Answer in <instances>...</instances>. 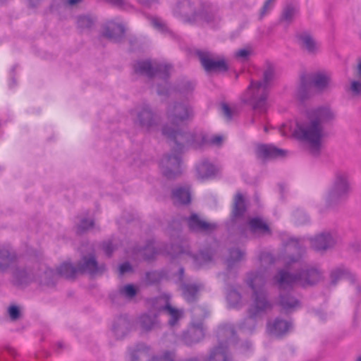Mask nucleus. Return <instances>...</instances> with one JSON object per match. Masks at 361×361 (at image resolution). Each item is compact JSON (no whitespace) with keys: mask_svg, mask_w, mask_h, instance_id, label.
<instances>
[{"mask_svg":"<svg viewBox=\"0 0 361 361\" xmlns=\"http://www.w3.org/2000/svg\"><path fill=\"white\" fill-rule=\"evenodd\" d=\"M114 249V246L111 242H106L103 245V250L106 255H109L111 254Z\"/></svg>","mask_w":361,"mask_h":361,"instance_id":"de8ad7c7","label":"nucleus"},{"mask_svg":"<svg viewBox=\"0 0 361 361\" xmlns=\"http://www.w3.org/2000/svg\"><path fill=\"white\" fill-rule=\"evenodd\" d=\"M131 266L129 263L126 262L120 265L119 271L121 274L128 272L131 270Z\"/></svg>","mask_w":361,"mask_h":361,"instance_id":"8fccbe9b","label":"nucleus"},{"mask_svg":"<svg viewBox=\"0 0 361 361\" xmlns=\"http://www.w3.org/2000/svg\"><path fill=\"white\" fill-rule=\"evenodd\" d=\"M20 274H25V271H21Z\"/></svg>","mask_w":361,"mask_h":361,"instance_id":"0e129e2a","label":"nucleus"},{"mask_svg":"<svg viewBox=\"0 0 361 361\" xmlns=\"http://www.w3.org/2000/svg\"><path fill=\"white\" fill-rule=\"evenodd\" d=\"M245 212V200L240 193H237L234 199L232 212V221L235 222L241 218Z\"/></svg>","mask_w":361,"mask_h":361,"instance_id":"393cba45","label":"nucleus"},{"mask_svg":"<svg viewBox=\"0 0 361 361\" xmlns=\"http://www.w3.org/2000/svg\"><path fill=\"white\" fill-rule=\"evenodd\" d=\"M192 114V111L185 104H177L173 106V113L170 114V118L173 127H177L184 121L188 119Z\"/></svg>","mask_w":361,"mask_h":361,"instance_id":"f8f14e48","label":"nucleus"},{"mask_svg":"<svg viewBox=\"0 0 361 361\" xmlns=\"http://www.w3.org/2000/svg\"><path fill=\"white\" fill-rule=\"evenodd\" d=\"M264 131H265V132H267V130H268V127H267V126H264Z\"/></svg>","mask_w":361,"mask_h":361,"instance_id":"052dcab7","label":"nucleus"},{"mask_svg":"<svg viewBox=\"0 0 361 361\" xmlns=\"http://www.w3.org/2000/svg\"><path fill=\"white\" fill-rule=\"evenodd\" d=\"M94 225V222L92 219H81L79 226H78V231L80 232L85 231L86 230H88L91 228Z\"/></svg>","mask_w":361,"mask_h":361,"instance_id":"ea45409f","label":"nucleus"},{"mask_svg":"<svg viewBox=\"0 0 361 361\" xmlns=\"http://www.w3.org/2000/svg\"><path fill=\"white\" fill-rule=\"evenodd\" d=\"M350 191L349 176L346 173H338L336 175L334 184L328 192L329 201L341 199Z\"/></svg>","mask_w":361,"mask_h":361,"instance_id":"1a4fd4ad","label":"nucleus"},{"mask_svg":"<svg viewBox=\"0 0 361 361\" xmlns=\"http://www.w3.org/2000/svg\"><path fill=\"white\" fill-rule=\"evenodd\" d=\"M100 271L97 263L93 255L88 257H84L82 262L78 267H74L69 262H64L55 271L50 269L45 273L46 276H64L66 278H73L78 272H87L90 274H94Z\"/></svg>","mask_w":361,"mask_h":361,"instance_id":"423d86ee","label":"nucleus"},{"mask_svg":"<svg viewBox=\"0 0 361 361\" xmlns=\"http://www.w3.org/2000/svg\"><path fill=\"white\" fill-rule=\"evenodd\" d=\"M120 294L123 297L131 299L133 298L137 293V289L133 285L128 284L123 286L120 290Z\"/></svg>","mask_w":361,"mask_h":361,"instance_id":"473e14b6","label":"nucleus"},{"mask_svg":"<svg viewBox=\"0 0 361 361\" xmlns=\"http://www.w3.org/2000/svg\"><path fill=\"white\" fill-rule=\"evenodd\" d=\"M175 355L173 352L166 350L162 353L160 357H154L152 361H173Z\"/></svg>","mask_w":361,"mask_h":361,"instance_id":"58836bf2","label":"nucleus"},{"mask_svg":"<svg viewBox=\"0 0 361 361\" xmlns=\"http://www.w3.org/2000/svg\"><path fill=\"white\" fill-rule=\"evenodd\" d=\"M196 171L200 178H207L215 176L219 168L207 160H202L197 165Z\"/></svg>","mask_w":361,"mask_h":361,"instance_id":"6ab92c4d","label":"nucleus"},{"mask_svg":"<svg viewBox=\"0 0 361 361\" xmlns=\"http://www.w3.org/2000/svg\"><path fill=\"white\" fill-rule=\"evenodd\" d=\"M244 253L238 249L233 250L231 252V259L228 260V266H231L232 262H237L241 259Z\"/></svg>","mask_w":361,"mask_h":361,"instance_id":"a19ab883","label":"nucleus"},{"mask_svg":"<svg viewBox=\"0 0 361 361\" xmlns=\"http://www.w3.org/2000/svg\"><path fill=\"white\" fill-rule=\"evenodd\" d=\"M157 92H158V93H159V94H164V91H162V90H161V89H159V88L157 90Z\"/></svg>","mask_w":361,"mask_h":361,"instance_id":"4d7b16f0","label":"nucleus"},{"mask_svg":"<svg viewBox=\"0 0 361 361\" xmlns=\"http://www.w3.org/2000/svg\"><path fill=\"white\" fill-rule=\"evenodd\" d=\"M280 303L282 307L287 311L291 310L299 305L298 300L290 295H281Z\"/></svg>","mask_w":361,"mask_h":361,"instance_id":"c756f323","label":"nucleus"},{"mask_svg":"<svg viewBox=\"0 0 361 361\" xmlns=\"http://www.w3.org/2000/svg\"><path fill=\"white\" fill-rule=\"evenodd\" d=\"M249 228L254 234H267L269 233L268 225L258 217L252 218L249 221Z\"/></svg>","mask_w":361,"mask_h":361,"instance_id":"b1692460","label":"nucleus"},{"mask_svg":"<svg viewBox=\"0 0 361 361\" xmlns=\"http://www.w3.org/2000/svg\"><path fill=\"white\" fill-rule=\"evenodd\" d=\"M331 278L333 283H335L338 279H350L351 274L347 270L339 269L332 273Z\"/></svg>","mask_w":361,"mask_h":361,"instance_id":"72a5a7b5","label":"nucleus"},{"mask_svg":"<svg viewBox=\"0 0 361 361\" xmlns=\"http://www.w3.org/2000/svg\"><path fill=\"white\" fill-rule=\"evenodd\" d=\"M159 252L156 250L154 243H149L142 249H137L135 250V254L137 256L142 257L145 259H151Z\"/></svg>","mask_w":361,"mask_h":361,"instance_id":"c85d7f7f","label":"nucleus"},{"mask_svg":"<svg viewBox=\"0 0 361 361\" xmlns=\"http://www.w3.org/2000/svg\"><path fill=\"white\" fill-rule=\"evenodd\" d=\"M221 110L228 120H231L237 114V109L235 106L231 107L226 104H221Z\"/></svg>","mask_w":361,"mask_h":361,"instance_id":"4c0bfd02","label":"nucleus"},{"mask_svg":"<svg viewBox=\"0 0 361 361\" xmlns=\"http://www.w3.org/2000/svg\"><path fill=\"white\" fill-rule=\"evenodd\" d=\"M257 155L261 159H271L283 157L285 151L275 147L273 145H260L257 147Z\"/></svg>","mask_w":361,"mask_h":361,"instance_id":"a211bd4d","label":"nucleus"},{"mask_svg":"<svg viewBox=\"0 0 361 361\" xmlns=\"http://www.w3.org/2000/svg\"><path fill=\"white\" fill-rule=\"evenodd\" d=\"M93 23L92 19L89 16H81L78 20V26L80 27H89Z\"/></svg>","mask_w":361,"mask_h":361,"instance_id":"79ce46f5","label":"nucleus"},{"mask_svg":"<svg viewBox=\"0 0 361 361\" xmlns=\"http://www.w3.org/2000/svg\"><path fill=\"white\" fill-rule=\"evenodd\" d=\"M295 241V243L296 244H298L299 243L298 242V240L297 239H291V242L294 243Z\"/></svg>","mask_w":361,"mask_h":361,"instance_id":"bf43d9fd","label":"nucleus"},{"mask_svg":"<svg viewBox=\"0 0 361 361\" xmlns=\"http://www.w3.org/2000/svg\"><path fill=\"white\" fill-rule=\"evenodd\" d=\"M153 355L152 349L145 344H139L136 346L132 353L133 358L135 360L148 359Z\"/></svg>","mask_w":361,"mask_h":361,"instance_id":"bb28decb","label":"nucleus"},{"mask_svg":"<svg viewBox=\"0 0 361 361\" xmlns=\"http://www.w3.org/2000/svg\"><path fill=\"white\" fill-rule=\"evenodd\" d=\"M190 229L209 233L216 229L217 226L214 223H208L202 220L197 214H192L188 220Z\"/></svg>","mask_w":361,"mask_h":361,"instance_id":"4468645a","label":"nucleus"},{"mask_svg":"<svg viewBox=\"0 0 361 361\" xmlns=\"http://www.w3.org/2000/svg\"><path fill=\"white\" fill-rule=\"evenodd\" d=\"M271 75L270 71L265 72L263 81L251 82L243 95V101L252 106L254 123H262L267 119L266 113L269 107L267 102L269 81Z\"/></svg>","mask_w":361,"mask_h":361,"instance_id":"7ed1b4c3","label":"nucleus"},{"mask_svg":"<svg viewBox=\"0 0 361 361\" xmlns=\"http://www.w3.org/2000/svg\"><path fill=\"white\" fill-rule=\"evenodd\" d=\"M156 308L159 311L164 310L167 312L170 316L169 324L171 326L175 325L183 314L182 311L171 307L169 304H166L164 307L157 306Z\"/></svg>","mask_w":361,"mask_h":361,"instance_id":"cd10ccee","label":"nucleus"},{"mask_svg":"<svg viewBox=\"0 0 361 361\" xmlns=\"http://www.w3.org/2000/svg\"><path fill=\"white\" fill-rule=\"evenodd\" d=\"M202 65L207 71H226L227 65L224 59H214L210 58L208 55L201 54L200 55Z\"/></svg>","mask_w":361,"mask_h":361,"instance_id":"ddd939ff","label":"nucleus"},{"mask_svg":"<svg viewBox=\"0 0 361 361\" xmlns=\"http://www.w3.org/2000/svg\"><path fill=\"white\" fill-rule=\"evenodd\" d=\"M123 32L124 27L121 23L111 21L106 25L104 35L108 38L116 39L120 37Z\"/></svg>","mask_w":361,"mask_h":361,"instance_id":"412c9836","label":"nucleus"},{"mask_svg":"<svg viewBox=\"0 0 361 361\" xmlns=\"http://www.w3.org/2000/svg\"><path fill=\"white\" fill-rule=\"evenodd\" d=\"M182 288L184 298L188 301L193 300L199 290V288L196 285H183Z\"/></svg>","mask_w":361,"mask_h":361,"instance_id":"7c9ffc66","label":"nucleus"},{"mask_svg":"<svg viewBox=\"0 0 361 361\" xmlns=\"http://www.w3.org/2000/svg\"><path fill=\"white\" fill-rule=\"evenodd\" d=\"M173 197L176 203L188 204L190 202V192L188 188H177L173 191Z\"/></svg>","mask_w":361,"mask_h":361,"instance_id":"a878e982","label":"nucleus"},{"mask_svg":"<svg viewBox=\"0 0 361 361\" xmlns=\"http://www.w3.org/2000/svg\"><path fill=\"white\" fill-rule=\"evenodd\" d=\"M312 246L317 250H326L334 245L335 240L330 233H322L310 240Z\"/></svg>","mask_w":361,"mask_h":361,"instance_id":"aec40b11","label":"nucleus"},{"mask_svg":"<svg viewBox=\"0 0 361 361\" xmlns=\"http://www.w3.org/2000/svg\"><path fill=\"white\" fill-rule=\"evenodd\" d=\"M181 160L179 154L164 157L160 163L163 173L169 178L180 173Z\"/></svg>","mask_w":361,"mask_h":361,"instance_id":"9b49d317","label":"nucleus"},{"mask_svg":"<svg viewBox=\"0 0 361 361\" xmlns=\"http://www.w3.org/2000/svg\"><path fill=\"white\" fill-rule=\"evenodd\" d=\"M230 358L229 351L225 344L214 348L209 355V361H228Z\"/></svg>","mask_w":361,"mask_h":361,"instance_id":"4be33fe9","label":"nucleus"},{"mask_svg":"<svg viewBox=\"0 0 361 361\" xmlns=\"http://www.w3.org/2000/svg\"><path fill=\"white\" fill-rule=\"evenodd\" d=\"M204 336L202 323L192 324L189 330L183 334V340L187 345L199 342Z\"/></svg>","mask_w":361,"mask_h":361,"instance_id":"2eb2a0df","label":"nucleus"},{"mask_svg":"<svg viewBox=\"0 0 361 361\" xmlns=\"http://www.w3.org/2000/svg\"><path fill=\"white\" fill-rule=\"evenodd\" d=\"M357 361H361V356L357 358Z\"/></svg>","mask_w":361,"mask_h":361,"instance_id":"e2e57ef3","label":"nucleus"},{"mask_svg":"<svg viewBox=\"0 0 361 361\" xmlns=\"http://www.w3.org/2000/svg\"><path fill=\"white\" fill-rule=\"evenodd\" d=\"M273 1L274 0H268L266 1L262 8V15H264L271 8Z\"/></svg>","mask_w":361,"mask_h":361,"instance_id":"603ef678","label":"nucleus"},{"mask_svg":"<svg viewBox=\"0 0 361 361\" xmlns=\"http://www.w3.org/2000/svg\"><path fill=\"white\" fill-rule=\"evenodd\" d=\"M138 121L142 127L146 128L148 130L152 129L154 126L156 125L155 118L151 111L147 108L142 109L138 114Z\"/></svg>","mask_w":361,"mask_h":361,"instance_id":"5701e85b","label":"nucleus"},{"mask_svg":"<svg viewBox=\"0 0 361 361\" xmlns=\"http://www.w3.org/2000/svg\"><path fill=\"white\" fill-rule=\"evenodd\" d=\"M211 259L212 257L209 254L204 252L200 253L196 257L197 261H203L204 262H206Z\"/></svg>","mask_w":361,"mask_h":361,"instance_id":"09e8293b","label":"nucleus"},{"mask_svg":"<svg viewBox=\"0 0 361 361\" xmlns=\"http://www.w3.org/2000/svg\"><path fill=\"white\" fill-rule=\"evenodd\" d=\"M226 298L231 306L237 307L240 300V295L236 290H231L228 293Z\"/></svg>","mask_w":361,"mask_h":361,"instance_id":"c9c22d12","label":"nucleus"},{"mask_svg":"<svg viewBox=\"0 0 361 361\" xmlns=\"http://www.w3.org/2000/svg\"><path fill=\"white\" fill-rule=\"evenodd\" d=\"M162 133L171 138L179 149H182L185 147H192L197 149L208 145L219 146L224 140V137L220 135L205 136L200 134L194 135L174 129L168 130L167 126L162 128Z\"/></svg>","mask_w":361,"mask_h":361,"instance_id":"20e7f679","label":"nucleus"},{"mask_svg":"<svg viewBox=\"0 0 361 361\" xmlns=\"http://www.w3.org/2000/svg\"><path fill=\"white\" fill-rule=\"evenodd\" d=\"M301 44L309 51H314L317 49V44L309 35H302L300 37Z\"/></svg>","mask_w":361,"mask_h":361,"instance_id":"2f4dec72","label":"nucleus"},{"mask_svg":"<svg viewBox=\"0 0 361 361\" xmlns=\"http://www.w3.org/2000/svg\"><path fill=\"white\" fill-rule=\"evenodd\" d=\"M334 118L335 113L329 106H322L308 110L304 119L283 124L279 131L283 136H292L307 142L317 152L324 136V126Z\"/></svg>","mask_w":361,"mask_h":361,"instance_id":"f257e3e1","label":"nucleus"},{"mask_svg":"<svg viewBox=\"0 0 361 361\" xmlns=\"http://www.w3.org/2000/svg\"><path fill=\"white\" fill-rule=\"evenodd\" d=\"M171 67L166 63L158 64L157 62L149 61H138L135 65L136 73L147 77H157L163 80L169 77Z\"/></svg>","mask_w":361,"mask_h":361,"instance_id":"6e6552de","label":"nucleus"},{"mask_svg":"<svg viewBox=\"0 0 361 361\" xmlns=\"http://www.w3.org/2000/svg\"><path fill=\"white\" fill-rule=\"evenodd\" d=\"M140 323L143 329L149 330L154 326L156 318L149 315H143L140 317Z\"/></svg>","mask_w":361,"mask_h":361,"instance_id":"f704fd0d","label":"nucleus"},{"mask_svg":"<svg viewBox=\"0 0 361 361\" xmlns=\"http://www.w3.org/2000/svg\"><path fill=\"white\" fill-rule=\"evenodd\" d=\"M152 25L161 32H165L167 30V27L161 19L157 17H150L149 18Z\"/></svg>","mask_w":361,"mask_h":361,"instance_id":"e433bc0d","label":"nucleus"},{"mask_svg":"<svg viewBox=\"0 0 361 361\" xmlns=\"http://www.w3.org/2000/svg\"><path fill=\"white\" fill-rule=\"evenodd\" d=\"M267 275L265 272L251 273L247 283L252 290V303L249 309L250 317H256L271 307L264 291Z\"/></svg>","mask_w":361,"mask_h":361,"instance_id":"39448f33","label":"nucleus"},{"mask_svg":"<svg viewBox=\"0 0 361 361\" xmlns=\"http://www.w3.org/2000/svg\"><path fill=\"white\" fill-rule=\"evenodd\" d=\"M171 248H172L173 250H178V254H180V253L183 252H182V249H181L180 247H178V246H174V247H172Z\"/></svg>","mask_w":361,"mask_h":361,"instance_id":"6e6d98bb","label":"nucleus"},{"mask_svg":"<svg viewBox=\"0 0 361 361\" xmlns=\"http://www.w3.org/2000/svg\"><path fill=\"white\" fill-rule=\"evenodd\" d=\"M251 51L248 49H242L235 53V57L241 61L246 60L250 56Z\"/></svg>","mask_w":361,"mask_h":361,"instance_id":"c03bdc74","label":"nucleus"},{"mask_svg":"<svg viewBox=\"0 0 361 361\" xmlns=\"http://www.w3.org/2000/svg\"><path fill=\"white\" fill-rule=\"evenodd\" d=\"M16 255L14 251L8 246L0 248V271H4L15 264Z\"/></svg>","mask_w":361,"mask_h":361,"instance_id":"f3484780","label":"nucleus"},{"mask_svg":"<svg viewBox=\"0 0 361 361\" xmlns=\"http://www.w3.org/2000/svg\"><path fill=\"white\" fill-rule=\"evenodd\" d=\"M330 84V78L326 73H319L314 75L311 82H309L305 77L301 79V83L298 90V97L303 99L307 96L310 92L312 86L319 89L323 90Z\"/></svg>","mask_w":361,"mask_h":361,"instance_id":"9d476101","label":"nucleus"},{"mask_svg":"<svg viewBox=\"0 0 361 361\" xmlns=\"http://www.w3.org/2000/svg\"><path fill=\"white\" fill-rule=\"evenodd\" d=\"M260 261L262 262H272L273 257L269 253H265L260 257Z\"/></svg>","mask_w":361,"mask_h":361,"instance_id":"3c124183","label":"nucleus"},{"mask_svg":"<svg viewBox=\"0 0 361 361\" xmlns=\"http://www.w3.org/2000/svg\"><path fill=\"white\" fill-rule=\"evenodd\" d=\"M8 314L13 320L17 319L20 316L19 307L16 305H11L8 308Z\"/></svg>","mask_w":361,"mask_h":361,"instance_id":"a18cd8bd","label":"nucleus"},{"mask_svg":"<svg viewBox=\"0 0 361 361\" xmlns=\"http://www.w3.org/2000/svg\"><path fill=\"white\" fill-rule=\"evenodd\" d=\"M195 313H198L200 311V308H196L195 310Z\"/></svg>","mask_w":361,"mask_h":361,"instance_id":"680f3d73","label":"nucleus"},{"mask_svg":"<svg viewBox=\"0 0 361 361\" xmlns=\"http://www.w3.org/2000/svg\"><path fill=\"white\" fill-rule=\"evenodd\" d=\"M191 10L190 0H180L174 6L173 12L174 16L189 23H212L215 19V15L209 8H204L190 16L189 13Z\"/></svg>","mask_w":361,"mask_h":361,"instance_id":"0eeeda50","label":"nucleus"},{"mask_svg":"<svg viewBox=\"0 0 361 361\" xmlns=\"http://www.w3.org/2000/svg\"><path fill=\"white\" fill-rule=\"evenodd\" d=\"M296 10L293 7H287L283 13V19L289 20L295 15Z\"/></svg>","mask_w":361,"mask_h":361,"instance_id":"49530a36","label":"nucleus"},{"mask_svg":"<svg viewBox=\"0 0 361 361\" xmlns=\"http://www.w3.org/2000/svg\"><path fill=\"white\" fill-rule=\"evenodd\" d=\"M81 0H64L70 6H73L77 3L80 2Z\"/></svg>","mask_w":361,"mask_h":361,"instance_id":"864d4df0","label":"nucleus"},{"mask_svg":"<svg viewBox=\"0 0 361 361\" xmlns=\"http://www.w3.org/2000/svg\"><path fill=\"white\" fill-rule=\"evenodd\" d=\"M357 75L361 77V60L359 61L357 65Z\"/></svg>","mask_w":361,"mask_h":361,"instance_id":"5fc2aeb1","label":"nucleus"},{"mask_svg":"<svg viewBox=\"0 0 361 361\" xmlns=\"http://www.w3.org/2000/svg\"><path fill=\"white\" fill-rule=\"evenodd\" d=\"M350 92L355 95L361 94V80H353L350 86Z\"/></svg>","mask_w":361,"mask_h":361,"instance_id":"37998d69","label":"nucleus"},{"mask_svg":"<svg viewBox=\"0 0 361 361\" xmlns=\"http://www.w3.org/2000/svg\"><path fill=\"white\" fill-rule=\"evenodd\" d=\"M183 269H180V278L183 276Z\"/></svg>","mask_w":361,"mask_h":361,"instance_id":"13d9d810","label":"nucleus"},{"mask_svg":"<svg viewBox=\"0 0 361 361\" xmlns=\"http://www.w3.org/2000/svg\"><path fill=\"white\" fill-rule=\"evenodd\" d=\"M300 258H290L286 262L285 270L275 277V282L281 289H287L295 285L305 286L319 281L320 273L316 269H304Z\"/></svg>","mask_w":361,"mask_h":361,"instance_id":"f03ea898","label":"nucleus"},{"mask_svg":"<svg viewBox=\"0 0 361 361\" xmlns=\"http://www.w3.org/2000/svg\"><path fill=\"white\" fill-rule=\"evenodd\" d=\"M291 328V324L283 319H276L267 324L268 332L275 336H281L287 333Z\"/></svg>","mask_w":361,"mask_h":361,"instance_id":"dca6fc26","label":"nucleus"}]
</instances>
